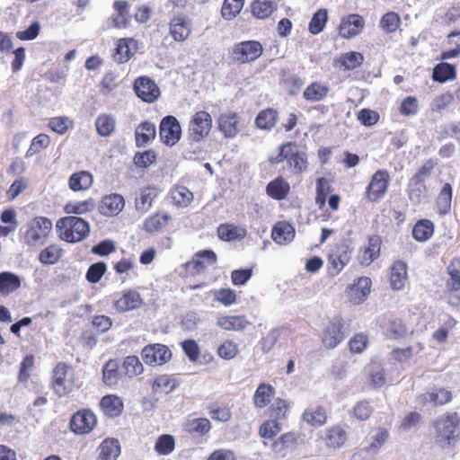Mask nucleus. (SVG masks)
<instances>
[{
	"mask_svg": "<svg viewBox=\"0 0 460 460\" xmlns=\"http://www.w3.org/2000/svg\"><path fill=\"white\" fill-rule=\"evenodd\" d=\"M62 240L77 243L84 240L90 233L89 223L78 217L68 216L60 218L56 225Z\"/></svg>",
	"mask_w": 460,
	"mask_h": 460,
	"instance_id": "1",
	"label": "nucleus"
},
{
	"mask_svg": "<svg viewBox=\"0 0 460 460\" xmlns=\"http://www.w3.org/2000/svg\"><path fill=\"white\" fill-rule=\"evenodd\" d=\"M435 442L441 447L454 444L459 437V417L456 412L447 413L434 422Z\"/></svg>",
	"mask_w": 460,
	"mask_h": 460,
	"instance_id": "2",
	"label": "nucleus"
},
{
	"mask_svg": "<svg viewBox=\"0 0 460 460\" xmlns=\"http://www.w3.org/2000/svg\"><path fill=\"white\" fill-rule=\"evenodd\" d=\"M52 229V222L45 217H36L27 224L24 242L30 247L43 245Z\"/></svg>",
	"mask_w": 460,
	"mask_h": 460,
	"instance_id": "3",
	"label": "nucleus"
},
{
	"mask_svg": "<svg viewBox=\"0 0 460 460\" xmlns=\"http://www.w3.org/2000/svg\"><path fill=\"white\" fill-rule=\"evenodd\" d=\"M262 50V45L259 41L245 40L233 47L230 58L238 64L251 63L261 56Z\"/></svg>",
	"mask_w": 460,
	"mask_h": 460,
	"instance_id": "4",
	"label": "nucleus"
},
{
	"mask_svg": "<svg viewBox=\"0 0 460 460\" xmlns=\"http://www.w3.org/2000/svg\"><path fill=\"white\" fill-rule=\"evenodd\" d=\"M287 161L289 169L294 173H299L306 168L305 159L298 154L296 146L288 143L279 147V153L275 157H270L271 164H279Z\"/></svg>",
	"mask_w": 460,
	"mask_h": 460,
	"instance_id": "5",
	"label": "nucleus"
},
{
	"mask_svg": "<svg viewBox=\"0 0 460 460\" xmlns=\"http://www.w3.org/2000/svg\"><path fill=\"white\" fill-rule=\"evenodd\" d=\"M212 128V118L205 111H199L191 117L188 135L191 141L199 142L206 137Z\"/></svg>",
	"mask_w": 460,
	"mask_h": 460,
	"instance_id": "6",
	"label": "nucleus"
},
{
	"mask_svg": "<svg viewBox=\"0 0 460 460\" xmlns=\"http://www.w3.org/2000/svg\"><path fill=\"white\" fill-rule=\"evenodd\" d=\"M159 136L161 141L168 146L176 145L181 136V127L179 120L168 115L164 117L160 123Z\"/></svg>",
	"mask_w": 460,
	"mask_h": 460,
	"instance_id": "7",
	"label": "nucleus"
},
{
	"mask_svg": "<svg viewBox=\"0 0 460 460\" xmlns=\"http://www.w3.org/2000/svg\"><path fill=\"white\" fill-rule=\"evenodd\" d=\"M142 358L147 365L161 366L167 363L172 358L169 348L164 344H149L143 348Z\"/></svg>",
	"mask_w": 460,
	"mask_h": 460,
	"instance_id": "8",
	"label": "nucleus"
},
{
	"mask_svg": "<svg viewBox=\"0 0 460 460\" xmlns=\"http://www.w3.org/2000/svg\"><path fill=\"white\" fill-rule=\"evenodd\" d=\"M390 181L389 173L385 170L376 172L367 188V198L370 201H376L384 197Z\"/></svg>",
	"mask_w": 460,
	"mask_h": 460,
	"instance_id": "9",
	"label": "nucleus"
},
{
	"mask_svg": "<svg viewBox=\"0 0 460 460\" xmlns=\"http://www.w3.org/2000/svg\"><path fill=\"white\" fill-rule=\"evenodd\" d=\"M134 91L137 97L149 103L156 101L161 93L155 82L147 76H140L136 79Z\"/></svg>",
	"mask_w": 460,
	"mask_h": 460,
	"instance_id": "10",
	"label": "nucleus"
},
{
	"mask_svg": "<svg viewBox=\"0 0 460 460\" xmlns=\"http://www.w3.org/2000/svg\"><path fill=\"white\" fill-rule=\"evenodd\" d=\"M69 367L58 363L53 370V389L58 396L68 394L74 388L73 381L67 377Z\"/></svg>",
	"mask_w": 460,
	"mask_h": 460,
	"instance_id": "11",
	"label": "nucleus"
},
{
	"mask_svg": "<svg viewBox=\"0 0 460 460\" xmlns=\"http://www.w3.org/2000/svg\"><path fill=\"white\" fill-rule=\"evenodd\" d=\"M96 423L97 419L93 411L82 410L73 415L70 429L76 434H86L94 428Z\"/></svg>",
	"mask_w": 460,
	"mask_h": 460,
	"instance_id": "12",
	"label": "nucleus"
},
{
	"mask_svg": "<svg viewBox=\"0 0 460 460\" xmlns=\"http://www.w3.org/2000/svg\"><path fill=\"white\" fill-rule=\"evenodd\" d=\"M371 286L372 281L369 278H358L355 284L348 287L347 288V294L349 300L355 305L363 303L370 293Z\"/></svg>",
	"mask_w": 460,
	"mask_h": 460,
	"instance_id": "13",
	"label": "nucleus"
},
{
	"mask_svg": "<svg viewBox=\"0 0 460 460\" xmlns=\"http://www.w3.org/2000/svg\"><path fill=\"white\" fill-rule=\"evenodd\" d=\"M364 27V20L358 14H349L343 18L339 27V34L342 38L350 39L358 35Z\"/></svg>",
	"mask_w": 460,
	"mask_h": 460,
	"instance_id": "14",
	"label": "nucleus"
},
{
	"mask_svg": "<svg viewBox=\"0 0 460 460\" xmlns=\"http://www.w3.org/2000/svg\"><path fill=\"white\" fill-rule=\"evenodd\" d=\"M342 328L341 320H334L327 326L323 336V344L325 348L333 349L345 339Z\"/></svg>",
	"mask_w": 460,
	"mask_h": 460,
	"instance_id": "15",
	"label": "nucleus"
},
{
	"mask_svg": "<svg viewBox=\"0 0 460 460\" xmlns=\"http://www.w3.org/2000/svg\"><path fill=\"white\" fill-rule=\"evenodd\" d=\"M218 129L226 138L234 137L239 128V117L234 112L224 113L217 119Z\"/></svg>",
	"mask_w": 460,
	"mask_h": 460,
	"instance_id": "16",
	"label": "nucleus"
},
{
	"mask_svg": "<svg viewBox=\"0 0 460 460\" xmlns=\"http://www.w3.org/2000/svg\"><path fill=\"white\" fill-rule=\"evenodd\" d=\"M191 31V23L189 19L183 16H176L171 20L170 34L176 41L186 40Z\"/></svg>",
	"mask_w": 460,
	"mask_h": 460,
	"instance_id": "17",
	"label": "nucleus"
},
{
	"mask_svg": "<svg viewBox=\"0 0 460 460\" xmlns=\"http://www.w3.org/2000/svg\"><path fill=\"white\" fill-rule=\"evenodd\" d=\"M124 198L119 194L105 196L100 205V211L104 216L118 215L124 208Z\"/></svg>",
	"mask_w": 460,
	"mask_h": 460,
	"instance_id": "18",
	"label": "nucleus"
},
{
	"mask_svg": "<svg viewBox=\"0 0 460 460\" xmlns=\"http://www.w3.org/2000/svg\"><path fill=\"white\" fill-rule=\"evenodd\" d=\"M271 237L279 244H288L295 238V228L285 221L279 222L272 229Z\"/></svg>",
	"mask_w": 460,
	"mask_h": 460,
	"instance_id": "19",
	"label": "nucleus"
},
{
	"mask_svg": "<svg viewBox=\"0 0 460 460\" xmlns=\"http://www.w3.org/2000/svg\"><path fill=\"white\" fill-rule=\"evenodd\" d=\"M142 304V299L137 291L128 290L123 296L116 300L115 308L119 312H126L139 307Z\"/></svg>",
	"mask_w": 460,
	"mask_h": 460,
	"instance_id": "20",
	"label": "nucleus"
},
{
	"mask_svg": "<svg viewBox=\"0 0 460 460\" xmlns=\"http://www.w3.org/2000/svg\"><path fill=\"white\" fill-rule=\"evenodd\" d=\"M93 177L87 171L73 173L68 181L69 188L74 191L85 190L92 187Z\"/></svg>",
	"mask_w": 460,
	"mask_h": 460,
	"instance_id": "21",
	"label": "nucleus"
},
{
	"mask_svg": "<svg viewBox=\"0 0 460 460\" xmlns=\"http://www.w3.org/2000/svg\"><path fill=\"white\" fill-rule=\"evenodd\" d=\"M407 277V266L403 261H395L391 267L390 283L394 289L400 290L404 287Z\"/></svg>",
	"mask_w": 460,
	"mask_h": 460,
	"instance_id": "22",
	"label": "nucleus"
},
{
	"mask_svg": "<svg viewBox=\"0 0 460 460\" xmlns=\"http://www.w3.org/2000/svg\"><path fill=\"white\" fill-rule=\"evenodd\" d=\"M275 389L271 385L261 383L253 394V403L256 408L266 407L274 397Z\"/></svg>",
	"mask_w": 460,
	"mask_h": 460,
	"instance_id": "23",
	"label": "nucleus"
},
{
	"mask_svg": "<svg viewBox=\"0 0 460 460\" xmlns=\"http://www.w3.org/2000/svg\"><path fill=\"white\" fill-rule=\"evenodd\" d=\"M101 460H116L120 454V445L116 438H106L99 447Z\"/></svg>",
	"mask_w": 460,
	"mask_h": 460,
	"instance_id": "24",
	"label": "nucleus"
},
{
	"mask_svg": "<svg viewBox=\"0 0 460 460\" xmlns=\"http://www.w3.org/2000/svg\"><path fill=\"white\" fill-rule=\"evenodd\" d=\"M21 286L20 278L14 273L4 271L0 273V294L8 296Z\"/></svg>",
	"mask_w": 460,
	"mask_h": 460,
	"instance_id": "25",
	"label": "nucleus"
},
{
	"mask_svg": "<svg viewBox=\"0 0 460 460\" xmlns=\"http://www.w3.org/2000/svg\"><path fill=\"white\" fill-rule=\"evenodd\" d=\"M100 404L104 413L110 417L119 416L123 410V402L116 395H106L102 397Z\"/></svg>",
	"mask_w": 460,
	"mask_h": 460,
	"instance_id": "26",
	"label": "nucleus"
},
{
	"mask_svg": "<svg viewBox=\"0 0 460 460\" xmlns=\"http://www.w3.org/2000/svg\"><path fill=\"white\" fill-rule=\"evenodd\" d=\"M303 420L314 427H319L325 423L327 414L323 407L314 406L307 408L303 415Z\"/></svg>",
	"mask_w": 460,
	"mask_h": 460,
	"instance_id": "27",
	"label": "nucleus"
},
{
	"mask_svg": "<svg viewBox=\"0 0 460 460\" xmlns=\"http://www.w3.org/2000/svg\"><path fill=\"white\" fill-rule=\"evenodd\" d=\"M278 119L279 116L277 111L268 108L258 113L255 119V124L261 129L270 130L275 127L278 122Z\"/></svg>",
	"mask_w": 460,
	"mask_h": 460,
	"instance_id": "28",
	"label": "nucleus"
},
{
	"mask_svg": "<svg viewBox=\"0 0 460 460\" xmlns=\"http://www.w3.org/2000/svg\"><path fill=\"white\" fill-rule=\"evenodd\" d=\"M248 324L249 322L242 315L221 316L217 319V325L226 331H242Z\"/></svg>",
	"mask_w": 460,
	"mask_h": 460,
	"instance_id": "29",
	"label": "nucleus"
},
{
	"mask_svg": "<svg viewBox=\"0 0 460 460\" xmlns=\"http://www.w3.org/2000/svg\"><path fill=\"white\" fill-rule=\"evenodd\" d=\"M120 376L119 363L116 360H109L102 369L103 383L109 387H113L119 384Z\"/></svg>",
	"mask_w": 460,
	"mask_h": 460,
	"instance_id": "30",
	"label": "nucleus"
},
{
	"mask_svg": "<svg viewBox=\"0 0 460 460\" xmlns=\"http://www.w3.org/2000/svg\"><path fill=\"white\" fill-rule=\"evenodd\" d=\"M218 237L224 241H234L243 239L246 235L245 229L234 225H220L217 228Z\"/></svg>",
	"mask_w": 460,
	"mask_h": 460,
	"instance_id": "31",
	"label": "nucleus"
},
{
	"mask_svg": "<svg viewBox=\"0 0 460 460\" xmlns=\"http://www.w3.org/2000/svg\"><path fill=\"white\" fill-rule=\"evenodd\" d=\"M136 142L137 146H142L147 144L151 139L155 137V124L145 121L141 123L135 131Z\"/></svg>",
	"mask_w": 460,
	"mask_h": 460,
	"instance_id": "32",
	"label": "nucleus"
},
{
	"mask_svg": "<svg viewBox=\"0 0 460 460\" xmlns=\"http://www.w3.org/2000/svg\"><path fill=\"white\" fill-rule=\"evenodd\" d=\"M329 92V87L318 82L309 84L303 93V97L309 102L323 100Z\"/></svg>",
	"mask_w": 460,
	"mask_h": 460,
	"instance_id": "33",
	"label": "nucleus"
},
{
	"mask_svg": "<svg viewBox=\"0 0 460 460\" xmlns=\"http://www.w3.org/2000/svg\"><path fill=\"white\" fill-rule=\"evenodd\" d=\"M380 244L381 240L376 235L371 236L368 239V244L363 251V254L360 261L361 264L369 265L379 256Z\"/></svg>",
	"mask_w": 460,
	"mask_h": 460,
	"instance_id": "34",
	"label": "nucleus"
},
{
	"mask_svg": "<svg viewBox=\"0 0 460 460\" xmlns=\"http://www.w3.org/2000/svg\"><path fill=\"white\" fill-rule=\"evenodd\" d=\"M433 232V223L429 219H421L413 226L412 236L419 242H425L431 237Z\"/></svg>",
	"mask_w": 460,
	"mask_h": 460,
	"instance_id": "35",
	"label": "nucleus"
},
{
	"mask_svg": "<svg viewBox=\"0 0 460 460\" xmlns=\"http://www.w3.org/2000/svg\"><path fill=\"white\" fill-rule=\"evenodd\" d=\"M156 194L155 188L146 187L141 189L139 196L136 198V209L143 213L146 212L151 208Z\"/></svg>",
	"mask_w": 460,
	"mask_h": 460,
	"instance_id": "36",
	"label": "nucleus"
},
{
	"mask_svg": "<svg viewBox=\"0 0 460 460\" xmlns=\"http://www.w3.org/2000/svg\"><path fill=\"white\" fill-rule=\"evenodd\" d=\"M289 191V184L282 178H277L267 186V193L275 199L280 200L286 198Z\"/></svg>",
	"mask_w": 460,
	"mask_h": 460,
	"instance_id": "37",
	"label": "nucleus"
},
{
	"mask_svg": "<svg viewBox=\"0 0 460 460\" xmlns=\"http://www.w3.org/2000/svg\"><path fill=\"white\" fill-rule=\"evenodd\" d=\"M422 399L425 402H432L435 406H439L451 402L452 394L448 390L439 388L422 394Z\"/></svg>",
	"mask_w": 460,
	"mask_h": 460,
	"instance_id": "38",
	"label": "nucleus"
},
{
	"mask_svg": "<svg viewBox=\"0 0 460 460\" xmlns=\"http://www.w3.org/2000/svg\"><path fill=\"white\" fill-rule=\"evenodd\" d=\"M275 8V4L271 0H254L252 4V13L258 19L269 17Z\"/></svg>",
	"mask_w": 460,
	"mask_h": 460,
	"instance_id": "39",
	"label": "nucleus"
},
{
	"mask_svg": "<svg viewBox=\"0 0 460 460\" xmlns=\"http://www.w3.org/2000/svg\"><path fill=\"white\" fill-rule=\"evenodd\" d=\"M456 76L455 66L447 63H439L433 69L432 78L436 82L445 83Z\"/></svg>",
	"mask_w": 460,
	"mask_h": 460,
	"instance_id": "40",
	"label": "nucleus"
},
{
	"mask_svg": "<svg viewBox=\"0 0 460 460\" xmlns=\"http://www.w3.org/2000/svg\"><path fill=\"white\" fill-rule=\"evenodd\" d=\"M449 279L447 281V288L451 290L460 289V260L453 259L447 266Z\"/></svg>",
	"mask_w": 460,
	"mask_h": 460,
	"instance_id": "41",
	"label": "nucleus"
},
{
	"mask_svg": "<svg viewBox=\"0 0 460 460\" xmlns=\"http://www.w3.org/2000/svg\"><path fill=\"white\" fill-rule=\"evenodd\" d=\"M451 200L452 187L449 183H445L437 199V206L440 215H445L449 211L451 208Z\"/></svg>",
	"mask_w": 460,
	"mask_h": 460,
	"instance_id": "42",
	"label": "nucleus"
},
{
	"mask_svg": "<svg viewBox=\"0 0 460 460\" xmlns=\"http://www.w3.org/2000/svg\"><path fill=\"white\" fill-rule=\"evenodd\" d=\"M346 432L338 427H333L326 431V446L336 448L342 446L346 440Z\"/></svg>",
	"mask_w": 460,
	"mask_h": 460,
	"instance_id": "43",
	"label": "nucleus"
},
{
	"mask_svg": "<svg viewBox=\"0 0 460 460\" xmlns=\"http://www.w3.org/2000/svg\"><path fill=\"white\" fill-rule=\"evenodd\" d=\"M95 203L92 199L84 201L69 202L65 206L66 214L82 215L93 210Z\"/></svg>",
	"mask_w": 460,
	"mask_h": 460,
	"instance_id": "44",
	"label": "nucleus"
},
{
	"mask_svg": "<svg viewBox=\"0 0 460 460\" xmlns=\"http://www.w3.org/2000/svg\"><path fill=\"white\" fill-rule=\"evenodd\" d=\"M454 101V95L450 92H446L433 98L429 104L432 112L440 113L442 111L449 107Z\"/></svg>",
	"mask_w": 460,
	"mask_h": 460,
	"instance_id": "45",
	"label": "nucleus"
},
{
	"mask_svg": "<svg viewBox=\"0 0 460 460\" xmlns=\"http://www.w3.org/2000/svg\"><path fill=\"white\" fill-rule=\"evenodd\" d=\"M327 20L328 13L325 9L315 12L309 22L308 30L310 33L314 35L320 33L324 29Z\"/></svg>",
	"mask_w": 460,
	"mask_h": 460,
	"instance_id": "46",
	"label": "nucleus"
},
{
	"mask_svg": "<svg viewBox=\"0 0 460 460\" xmlns=\"http://www.w3.org/2000/svg\"><path fill=\"white\" fill-rule=\"evenodd\" d=\"M170 217L167 214H155L144 222V229L148 233H154L164 227Z\"/></svg>",
	"mask_w": 460,
	"mask_h": 460,
	"instance_id": "47",
	"label": "nucleus"
},
{
	"mask_svg": "<svg viewBox=\"0 0 460 460\" xmlns=\"http://www.w3.org/2000/svg\"><path fill=\"white\" fill-rule=\"evenodd\" d=\"M61 255L62 250L58 245H49L40 252L39 261L43 264L51 265L55 264Z\"/></svg>",
	"mask_w": 460,
	"mask_h": 460,
	"instance_id": "48",
	"label": "nucleus"
},
{
	"mask_svg": "<svg viewBox=\"0 0 460 460\" xmlns=\"http://www.w3.org/2000/svg\"><path fill=\"white\" fill-rule=\"evenodd\" d=\"M95 126L99 135L107 137L115 129V119L110 115H101L97 118Z\"/></svg>",
	"mask_w": 460,
	"mask_h": 460,
	"instance_id": "49",
	"label": "nucleus"
},
{
	"mask_svg": "<svg viewBox=\"0 0 460 460\" xmlns=\"http://www.w3.org/2000/svg\"><path fill=\"white\" fill-rule=\"evenodd\" d=\"M244 0H225L221 14L225 19L231 20L241 12Z\"/></svg>",
	"mask_w": 460,
	"mask_h": 460,
	"instance_id": "50",
	"label": "nucleus"
},
{
	"mask_svg": "<svg viewBox=\"0 0 460 460\" xmlns=\"http://www.w3.org/2000/svg\"><path fill=\"white\" fill-rule=\"evenodd\" d=\"M211 429L210 421L206 418H198L189 420L186 423L185 430L190 433L207 434Z\"/></svg>",
	"mask_w": 460,
	"mask_h": 460,
	"instance_id": "51",
	"label": "nucleus"
},
{
	"mask_svg": "<svg viewBox=\"0 0 460 460\" xmlns=\"http://www.w3.org/2000/svg\"><path fill=\"white\" fill-rule=\"evenodd\" d=\"M175 446L174 438L171 435L164 434L158 438L155 445V450L163 456L171 454Z\"/></svg>",
	"mask_w": 460,
	"mask_h": 460,
	"instance_id": "52",
	"label": "nucleus"
},
{
	"mask_svg": "<svg viewBox=\"0 0 460 460\" xmlns=\"http://www.w3.org/2000/svg\"><path fill=\"white\" fill-rule=\"evenodd\" d=\"M409 197L411 200L420 202V198L425 195L427 189L425 181L411 178L409 182Z\"/></svg>",
	"mask_w": 460,
	"mask_h": 460,
	"instance_id": "53",
	"label": "nucleus"
},
{
	"mask_svg": "<svg viewBox=\"0 0 460 460\" xmlns=\"http://www.w3.org/2000/svg\"><path fill=\"white\" fill-rule=\"evenodd\" d=\"M123 367L126 375L129 377L138 376L143 372V365L137 356H128L125 358Z\"/></svg>",
	"mask_w": 460,
	"mask_h": 460,
	"instance_id": "54",
	"label": "nucleus"
},
{
	"mask_svg": "<svg viewBox=\"0 0 460 460\" xmlns=\"http://www.w3.org/2000/svg\"><path fill=\"white\" fill-rule=\"evenodd\" d=\"M399 24L400 18L394 12L385 13L380 21V27L385 33L394 32L399 27Z\"/></svg>",
	"mask_w": 460,
	"mask_h": 460,
	"instance_id": "55",
	"label": "nucleus"
},
{
	"mask_svg": "<svg viewBox=\"0 0 460 460\" xmlns=\"http://www.w3.org/2000/svg\"><path fill=\"white\" fill-rule=\"evenodd\" d=\"M364 61V57L359 52H349L341 58V66L348 70L358 67Z\"/></svg>",
	"mask_w": 460,
	"mask_h": 460,
	"instance_id": "56",
	"label": "nucleus"
},
{
	"mask_svg": "<svg viewBox=\"0 0 460 460\" xmlns=\"http://www.w3.org/2000/svg\"><path fill=\"white\" fill-rule=\"evenodd\" d=\"M389 438V433L385 429H377L375 433L371 436V443L369 447L372 455H376L378 448H380Z\"/></svg>",
	"mask_w": 460,
	"mask_h": 460,
	"instance_id": "57",
	"label": "nucleus"
},
{
	"mask_svg": "<svg viewBox=\"0 0 460 460\" xmlns=\"http://www.w3.org/2000/svg\"><path fill=\"white\" fill-rule=\"evenodd\" d=\"M106 270L107 266L104 262L93 263L89 267L85 278L90 283H97L104 275Z\"/></svg>",
	"mask_w": 460,
	"mask_h": 460,
	"instance_id": "58",
	"label": "nucleus"
},
{
	"mask_svg": "<svg viewBox=\"0 0 460 460\" xmlns=\"http://www.w3.org/2000/svg\"><path fill=\"white\" fill-rule=\"evenodd\" d=\"M173 201L181 207H187L193 199V194L185 187H179L172 193Z\"/></svg>",
	"mask_w": 460,
	"mask_h": 460,
	"instance_id": "59",
	"label": "nucleus"
},
{
	"mask_svg": "<svg viewBox=\"0 0 460 460\" xmlns=\"http://www.w3.org/2000/svg\"><path fill=\"white\" fill-rule=\"evenodd\" d=\"M281 430L279 420L274 419L266 420L260 427V434L262 438H271Z\"/></svg>",
	"mask_w": 460,
	"mask_h": 460,
	"instance_id": "60",
	"label": "nucleus"
},
{
	"mask_svg": "<svg viewBox=\"0 0 460 460\" xmlns=\"http://www.w3.org/2000/svg\"><path fill=\"white\" fill-rule=\"evenodd\" d=\"M406 332V326L402 321H394L387 328L386 337L388 339L398 340L403 338Z\"/></svg>",
	"mask_w": 460,
	"mask_h": 460,
	"instance_id": "61",
	"label": "nucleus"
},
{
	"mask_svg": "<svg viewBox=\"0 0 460 460\" xmlns=\"http://www.w3.org/2000/svg\"><path fill=\"white\" fill-rule=\"evenodd\" d=\"M156 155L153 150L143 153H137L134 156V163L137 167L146 168L155 162Z\"/></svg>",
	"mask_w": 460,
	"mask_h": 460,
	"instance_id": "62",
	"label": "nucleus"
},
{
	"mask_svg": "<svg viewBox=\"0 0 460 460\" xmlns=\"http://www.w3.org/2000/svg\"><path fill=\"white\" fill-rule=\"evenodd\" d=\"M238 353L237 345L233 341H226L217 349V354L224 359H232Z\"/></svg>",
	"mask_w": 460,
	"mask_h": 460,
	"instance_id": "63",
	"label": "nucleus"
},
{
	"mask_svg": "<svg viewBox=\"0 0 460 460\" xmlns=\"http://www.w3.org/2000/svg\"><path fill=\"white\" fill-rule=\"evenodd\" d=\"M182 349L191 362H196L199 358V348L194 340H187L181 343Z\"/></svg>",
	"mask_w": 460,
	"mask_h": 460,
	"instance_id": "64",
	"label": "nucleus"
}]
</instances>
